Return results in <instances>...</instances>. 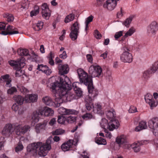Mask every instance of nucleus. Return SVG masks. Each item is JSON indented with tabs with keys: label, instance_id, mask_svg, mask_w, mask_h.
<instances>
[{
	"label": "nucleus",
	"instance_id": "nucleus-1",
	"mask_svg": "<svg viewBox=\"0 0 158 158\" xmlns=\"http://www.w3.org/2000/svg\"><path fill=\"white\" fill-rule=\"evenodd\" d=\"M71 84L69 79L67 76L64 77V79L60 78V83L54 82L51 84L50 88L55 93V102L48 96L43 97L42 102L47 106L59 107L61 104L67 100L68 90L71 89L72 88Z\"/></svg>",
	"mask_w": 158,
	"mask_h": 158
},
{
	"label": "nucleus",
	"instance_id": "nucleus-2",
	"mask_svg": "<svg viewBox=\"0 0 158 158\" xmlns=\"http://www.w3.org/2000/svg\"><path fill=\"white\" fill-rule=\"evenodd\" d=\"M52 141V137L50 136L48 138L45 143L40 142L32 143L27 146V151L33 155L38 154L40 156H44L51 149V144Z\"/></svg>",
	"mask_w": 158,
	"mask_h": 158
},
{
	"label": "nucleus",
	"instance_id": "nucleus-3",
	"mask_svg": "<svg viewBox=\"0 0 158 158\" xmlns=\"http://www.w3.org/2000/svg\"><path fill=\"white\" fill-rule=\"evenodd\" d=\"M77 73L81 83H84L86 85H87L88 92L92 93L93 91L94 87L92 78L88 75L87 73L81 69L77 70Z\"/></svg>",
	"mask_w": 158,
	"mask_h": 158
},
{
	"label": "nucleus",
	"instance_id": "nucleus-4",
	"mask_svg": "<svg viewBox=\"0 0 158 158\" xmlns=\"http://www.w3.org/2000/svg\"><path fill=\"white\" fill-rule=\"evenodd\" d=\"M100 124L102 128L105 130L108 129L110 131L117 129L119 125V122L117 120H111L109 123L105 118H102Z\"/></svg>",
	"mask_w": 158,
	"mask_h": 158
},
{
	"label": "nucleus",
	"instance_id": "nucleus-5",
	"mask_svg": "<svg viewBox=\"0 0 158 158\" xmlns=\"http://www.w3.org/2000/svg\"><path fill=\"white\" fill-rule=\"evenodd\" d=\"M153 96L154 98L156 99L158 98V94L157 93H153ZM144 99L146 102L149 104L151 109H153L158 105V101L156 100H154L152 95L150 94H147L144 97Z\"/></svg>",
	"mask_w": 158,
	"mask_h": 158
},
{
	"label": "nucleus",
	"instance_id": "nucleus-6",
	"mask_svg": "<svg viewBox=\"0 0 158 158\" xmlns=\"http://www.w3.org/2000/svg\"><path fill=\"white\" fill-rule=\"evenodd\" d=\"M124 50L120 56V59L124 63H130L133 60L132 54L130 52V50L126 47L123 48Z\"/></svg>",
	"mask_w": 158,
	"mask_h": 158
},
{
	"label": "nucleus",
	"instance_id": "nucleus-7",
	"mask_svg": "<svg viewBox=\"0 0 158 158\" xmlns=\"http://www.w3.org/2000/svg\"><path fill=\"white\" fill-rule=\"evenodd\" d=\"M102 69L101 67L98 65H92L90 67L89 72L92 77H99L102 75Z\"/></svg>",
	"mask_w": 158,
	"mask_h": 158
},
{
	"label": "nucleus",
	"instance_id": "nucleus-8",
	"mask_svg": "<svg viewBox=\"0 0 158 158\" xmlns=\"http://www.w3.org/2000/svg\"><path fill=\"white\" fill-rule=\"evenodd\" d=\"M79 29L80 24L77 21L76 22L73 24L69 35L70 38L73 40L77 39L79 32Z\"/></svg>",
	"mask_w": 158,
	"mask_h": 158
},
{
	"label": "nucleus",
	"instance_id": "nucleus-9",
	"mask_svg": "<svg viewBox=\"0 0 158 158\" xmlns=\"http://www.w3.org/2000/svg\"><path fill=\"white\" fill-rule=\"evenodd\" d=\"M30 127L28 125L23 126L21 125H16L14 127L15 134L18 136L21 135L30 130Z\"/></svg>",
	"mask_w": 158,
	"mask_h": 158
},
{
	"label": "nucleus",
	"instance_id": "nucleus-10",
	"mask_svg": "<svg viewBox=\"0 0 158 158\" xmlns=\"http://www.w3.org/2000/svg\"><path fill=\"white\" fill-rule=\"evenodd\" d=\"M147 33L150 36H154L158 30V24L156 21H153L147 28Z\"/></svg>",
	"mask_w": 158,
	"mask_h": 158
},
{
	"label": "nucleus",
	"instance_id": "nucleus-11",
	"mask_svg": "<svg viewBox=\"0 0 158 158\" xmlns=\"http://www.w3.org/2000/svg\"><path fill=\"white\" fill-rule=\"evenodd\" d=\"M78 142L77 139L74 140L69 139L67 142L64 143L61 146V148L64 152L69 150L73 145L76 146Z\"/></svg>",
	"mask_w": 158,
	"mask_h": 158
},
{
	"label": "nucleus",
	"instance_id": "nucleus-12",
	"mask_svg": "<svg viewBox=\"0 0 158 158\" xmlns=\"http://www.w3.org/2000/svg\"><path fill=\"white\" fill-rule=\"evenodd\" d=\"M117 1L116 0H107L103 4V7L107 10L112 11L117 6Z\"/></svg>",
	"mask_w": 158,
	"mask_h": 158
},
{
	"label": "nucleus",
	"instance_id": "nucleus-13",
	"mask_svg": "<svg viewBox=\"0 0 158 158\" xmlns=\"http://www.w3.org/2000/svg\"><path fill=\"white\" fill-rule=\"evenodd\" d=\"M116 142L120 146H123L124 148H128L129 146L127 143L126 136L122 135L117 137Z\"/></svg>",
	"mask_w": 158,
	"mask_h": 158
},
{
	"label": "nucleus",
	"instance_id": "nucleus-14",
	"mask_svg": "<svg viewBox=\"0 0 158 158\" xmlns=\"http://www.w3.org/2000/svg\"><path fill=\"white\" fill-rule=\"evenodd\" d=\"M12 125L10 124H6L2 131V134L5 136L9 137L14 131Z\"/></svg>",
	"mask_w": 158,
	"mask_h": 158
},
{
	"label": "nucleus",
	"instance_id": "nucleus-15",
	"mask_svg": "<svg viewBox=\"0 0 158 158\" xmlns=\"http://www.w3.org/2000/svg\"><path fill=\"white\" fill-rule=\"evenodd\" d=\"M19 33L17 29L12 26L8 25L6 31H2L1 34L4 35H12Z\"/></svg>",
	"mask_w": 158,
	"mask_h": 158
},
{
	"label": "nucleus",
	"instance_id": "nucleus-16",
	"mask_svg": "<svg viewBox=\"0 0 158 158\" xmlns=\"http://www.w3.org/2000/svg\"><path fill=\"white\" fill-rule=\"evenodd\" d=\"M58 111L59 114L61 115H66L69 114H77L78 112L73 109H68L63 107H60L58 109Z\"/></svg>",
	"mask_w": 158,
	"mask_h": 158
},
{
	"label": "nucleus",
	"instance_id": "nucleus-17",
	"mask_svg": "<svg viewBox=\"0 0 158 158\" xmlns=\"http://www.w3.org/2000/svg\"><path fill=\"white\" fill-rule=\"evenodd\" d=\"M93 91L92 93H89V95L86 96L85 99V106L86 108L88 110H90L93 108H94L93 104L92 102V97H95V96L94 95L93 96Z\"/></svg>",
	"mask_w": 158,
	"mask_h": 158
},
{
	"label": "nucleus",
	"instance_id": "nucleus-18",
	"mask_svg": "<svg viewBox=\"0 0 158 158\" xmlns=\"http://www.w3.org/2000/svg\"><path fill=\"white\" fill-rule=\"evenodd\" d=\"M41 8L42 16L46 19H48L50 16V13L47 4L46 3L44 4L42 6Z\"/></svg>",
	"mask_w": 158,
	"mask_h": 158
},
{
	"label": "nucleus",
	"instance_id": "nucleus-19",
	"mask_svg": "<svg viewBox=\"0 0 158 158\" xmlns=\"http://www.w3.org/2000/svg\"><path fill=\"white\" fill-rule=\"evenodd\" d=\"M41 8L42 16L46 19H48L50 16V13L47 4L46 3L44 4L42 6Z\"/></svg>",
	"mask_w": 158,
	"mask_h": 158
},
{
	"label": "nucleus",
	"instance_id": "nucleus-20",
	"mask_svg": "<svg viewBox=\"0 0 158 158\" xmlns=\"http://www.w3.org/2000/svg\"><path fill=\"white\" fill-rule=\"evenodd\" d=\"M40 115L43 116H49L52 115L54 111L51 108L45 106L40 110Z\"/></svg>",
	"mask_w": 158,
	"mask_h": 158
},
{
	"label": "nucleus",
	"instance_id": "nucleus-21",
	"mask_svg": "<svg viewBox=\"0 0 158 158\" xmlns=\"http://www.w3.org/2000/svg\"><path fill=\"white\" fill-rule=\"evenodd\" d=\"M149 127L153 131L156 130L158 127V118H154L150 120L148 122Z\"/></svg>",
	"mask_w": 158,
	"mask_h": 158
},
{
	"label": "nucleus",
	"instance_id": "nucleus-22",
	"mask_svg": "<svg viewBox=\"0 0 158 158\" xmlns=\"http://www.w3.org/2000/svg\"><path fill=\"white\" fill-rule=\"evenodd\" d=\"M38 95L36 94H28L25 97V101L26 102H34L37 101Z\"/></svg>",
	"mask_w": 158,
	"mask_h": 158
},
{
	"label": "nucleus",
	"instance_id": "nucleus-23",
	"mask_svg": "<svg viewBox=\"0 0 158 158\" xmlns=\"http://www.w3.org/2000/svg\"><path fill=\"white\" fill-rule=\"evenodd\" d=\"M25 61L23 60H22L20 62V64H19V66L15 69L16 70V72L15 73L16 77L21 76L24 74V71H23L21 70V69L23 68L25 65Z\"/></svg>",
	"mask_w": 158,
	"mask_h": 158
},
{
	"label": "nucleus",
	"instance_id": "nucleus-24",
	"mask_svg": "<svg viewBox=\"0 0 158 158\" xmlns=\"http://www.w3.org/2000/svg\"><path fill=\"white\" fill-rule=\"evenodd\" d=\"M47 124V121H44L42 123L37 124L35 127V130L37 134L40 133L43 130H44Z\"/></svg>",
	"mask_w": 158,
	"mask_h": 158
},
{
	"label": "nucleus",
	"instance_id": "nucleus-25",
	"mask_svg": "<svg viewBox=\"0 0 158 158\" xmlns=\"http://www.w3.org/2000/svg\"><path fill=\"white\" fill-rule=\"evenodd\" d=\"M58 69L59 73L61 75L67 73L69 71L68 66L67 64L59 65Z\"/></svg>",
	"mask_w": 158,
	"mask_h": 158
},
{
	"label": "nucleus",
	"instance_id": "nucleus-26",
	"mask_svg": "<svg viewBox=\"0 0 158 158\" xmlns=\"http://www.w3.org/2000/svg\"><path fill=\"white\" fill-rule=\"evenodd\" d=\"M149 142V140H143L139 141H138L137 143H135L131 144H128L129 146L127 147V148H129L130 147L134 149L136 147H138L140 146L141 145L147 144Z\"/></svg>",
	"mask_w": 158,
	"mask_h": 158
},
{
	"label": "nucleus",
	"instance_id": "nucleus-27",
	"mask_svg": "<svg viewBox=\"0 0 158 158\" xmlns=\"http://www.w3.org/2000/svg\"><path fill=\"white\" fill-rule=\"evenodd\" d=\"M25 139V138L23 137H21L20 138L19 141L15 148V151L16 152L18 153L23 150L24 147L22 141H23Z\"/></svg>",
	"mask_w": 158,
	"mask_h": 158
},
{
	"label": "nucleus",
	"instance_id": "nucleus-28",
	"mask_svg": "<svg viewBox=\"0 0 158 158\" xmlns=\"http://www.w3.org/2000/svg\"><path fill=\"white\" fill-rule=\"evenodd\" d=\"M9 76L7 74L2 76L0 78V82L2 83L6 81V86L10 87L11 86V85L10 83L11 80L9 78Z\"/></svg>",
	"mask_w": 158,
	"mask_h": 158
},
{
	"label": "nucleus",
	"instance_id": "nucleus-29",
	"mask_svg": "<svg viewBox=\"0 0 158 158\" xmlns=\"http://www.w3.org/2000/svg\"><path fill=\"white\" fill-rule=\"evenodd\" d=\"M147 128V123L145 121H142L140 122L138 126H137L135 129V131L138 132L140 131L141 130L146 129Z\"/></svg>",
	"mask_w": 158,
	"mask_h": 158
},
{
	"label": "nucleus",
	"instance_id": "nucleus-30",
	"mask_svg": "<svg viewBox=\"0 0 158 158\" xmlns=\"http://www.w3.org/2000/svg\"><path fill=\"white\" fill-rule=\"evenodd\" d=\"M41 110V109H39L38 111H34L32 114V122L34 123V124L35 123H37L39 121V115H40V112Z\"/></svg>",
	"mask_w": 158,
	"mask_h": 158
},
{
	"label": "nucleus",
	"instance_id": "nucleus-31",
	"mask_svg": "<svg viewBox=\"0 0 158 158\" xmlns=\"http://www.w3.org/2000/svg\"><path fill=\"white\" fill-rule=\"evenodd\" d=\"M13 99L18 104L21 105L25 101V98L20 95H15L13 97Z\"/></svg>",
	"mask_w": 158,
	"mask_h": 158
},
{
	"label": "nucleus",
	"instance_id": "nucleus-32",
	"mask_svg": "<svg viewBox=\"0 0 158 158\" xmlns=\"http://www.w3.org/2000/svg\"><path fill=\"white\" fill-rule=\"evenodd\" d=\"M135 31L136 30L135 28L133 27H131L125 33L124 37L127 38L131 36L135 32Z\"/></svg>",
	"mask_w": 158,
	"mask_h": 158
},
{
	"label": "nucleus",
	"instance_id": "nucleus-33",
	"mask_svg": "<svg viewBox=\"0 0 158 158\" xmlns=\"http://www.w3.org/2000/svg\"><path fill=\"white\" fill-rule=\"evenodd\" d=\"M106 115L107 118L109 119H111V120H116L114 119V118L115 117V112L113 110L112 111H108L106 112Z\"/></svg>",
	"mask_w": 158,
	"mask_h": 158
},
{
	"label": "nucleus",
	"instance_id": "nucleus-34",
	"mask_svg": "<svg viewBox=\"0 0 158 158\" xmlns=\"http://www.w3.org/2000/svg\"><path fill=\"white\" fill-rule=\"evenodd\" d=\"M102 106L100 104L97 103L96 107L94 108L93 111L95 113L102 114L103 113V112L102 110Z\"/></svg>",
	"mask_w": 158,
	"mask_h": 158
},
{
	"label": "nucleus",
	"instance_id": "nucleus-35",
	"mask_svg": "<svg viewBox=\"0 0 158 158\" xmlns=\"http://www.w3.org/2000/svg\"><path fill=\"white\" fill-rule=\"evenodd\" d=\"M22 60H25L23 58H22L20 60H18L17 61H11L10 62L9 64L12 66H14L15 67V68L16 69L19 66V64H20L21 61Z\"/></svg>",
	"mask_w": 158,
	"mask_h": 158
},
{
	"label": "nucleus",
	"instance_id": "nucleus-36",
	"mask_svg": "<svg viewBox=\"0 0 158 158\" xmlns=\"http://www.w3.org/2000/svg\"><path fill=\"white\" fill-rule=\"evenodd\" d=\"M134 17V16L133 15L130 16L123 22V24L126 27H128Z\"/></svg>",
	"mask_w": 158,
	"mask_h": 158
},
{
	"label": "nucleus",
	"instance_id": "nucleus-37",
	"mask_svg": "<svg viewBox=\"0 0 158 158\" xmlns=\"http://www.w3.org/2000/svg\"><path fill=\"white\" fill-rule=\"evenodd\" d=\"M64 130L61 128H58L52 131V133L53 135H59L63 134L65 133Z\"/></svg>",
	"mask_w": 158,
	"mask_h": 158
},
{
	"label": "nucleus",
	"instance_id": "nucleus-38",
	"mask_svg": "<svg viewBox=\"0 0 158 158\" xmlns=\"http://www.w3.org/2000/svg\"><path fill=\"white\" fill-rule=\"evenodd\" d=\"M17 87L21 93L23 94H26L29 92L28 90L21 84L18 85Z\"/></svg>",
	"mask_w": 158,
	"mask_h": 158
},
{
	"label": "nucleus",
	"instance_id": "nucleus-39",
	"mask_svg": "<svg viewBox=\"0 0 158 158\" xmlns=\"http://www.w3.org/2000/svg\"><path fill=\"white\" fill-rule=\"evenodd\" d=\"M18 53L21 56H26L28 55V51L27 49H19L18 50Z\"/></svg>",
	"mask_w": 158,
	"mask_h": 158
},
{
	"label": "nucleus",
	"instance_id": "nucleus-40",
	"mask_svg": "<svg viewBox=\"0 0 158 158\" xmlns=\"http://www.w3.org/2000/svg\"><path fill=\"white\" fill-rule=\"evenodd\" d=\"M75 18L74 15L70 14L66 16L64 19V22L66 23L73 21Z\"/></svg>",
	"mask_w": 158,
	"mask_h": 158
},
{
	"label": "nucleus",
	"instance_id": "nucleus-41",
	"mask_svg": "<svg viewBox=\"0 0 158 158\" xmlns=\"http://www.w3.org/2000/svg\"><path fill=\"white\" fill-rule=\"evenodd\" d=\"M44 25L43 23L41 21H38L37 23L36 26L33 27L34 30L36 31H39L41 29Z\"/></svg>",
	"mask_w": 158,
	"mask_h": 158
},
{
	"label": "nucleus",
	"instance_id": "nucleus-42",
	"mask_svg": "<svg viewBox=\"0 0 158 158\" xmlns=\"http://www.w3.org/2000/svg\"><path fill=\"white\" fill-rule=\"evenodd\" d=\"M57 122L59 124H65L66 122V118L63 116H59Z\"/></svg>",
	"mask_w": 158,
	"mask_h": 158
},
{
	"label": "nucleus",
	"instance_id": "nucleus-43",
	"mask_svg": "<svg viewBox=\"0 0 158 158\" xmlns=\"http://www.w3.org/2000/svg\"><path fill=\"white\" fill-rule=\"evenodd\" d=\"M3 16L4 18H6L7 21L9 22H12L14 19L13 15L11 14H10L8 13L4 15Z\"/></svg>",
	"mask_w": 158,
	"mask_h": 158
},
{
	"label": "nucleus",
	"instance_id": "nucleus-44",
	"mask_svg": "<svg viewBox=\"0 0 158 158\" xmlns=\"http://www.w3.org/2000/svg\"><path fill=\"white\" fill-rule=\"evenodd\" d=\"M93 19V17L92 15H90L86 19V20L85 22V31L87 30L88 24L92 21Z\"/></svg>",
	"mask_w": 158,
	"mask_h": 158
},
{
	"label": "nucleus",
	"instance_id": "nucleus-45",
	"mask_svg": "<svg viewBox=\"0 0 158 158\" xmlns=\"http://www.w3.org/2000/svg\"><path fill=\"white\" fill-rule=\"evenodd\" d=\"M96 143L99 145H105L106 144V140L102 138L99 137L96 140Z\"/></svg>",
	"mask_w": 158,
	"mask_h": 158
},
{
	"label": "nucleus",
	"instance_id": "nucleus-46",
	"mask_svg": "<svg viewBox=\"0 0 158 158\" xmlns=\"http://www.w3.org/2000/svg\"><path fill=\"white\" fill-rule=\"evenodd\" d=\"M152 73V70L149 69L143 72V77L144 78L147 79L149 77L150 75Z\"/></svg>",
	"mask_w": 158,
	"mask_h": 158
},
{
	"label": "nucleus",
	"instance_id": "nucleus-47",
	"mask_svg": "<svg viewBox=\"0 0 158 158\" xmlns=\"http://www.w3.org/2000/svg\"><path fill=\"white\" fill-rule=\"evenodd\" d=\"M29 2L27 0H24L22 4L21 5V8L22 10L23 9H27L29 6Z\"/></svg>",
	"mask_w": 158,
	"mask_h": 158
},
{
	"label": "nucleus",
	"instance_id": "nucleus-48",
	"mask_svg": "<svg viewBox=\"0 0 158 158\" xmlns=\"http://www.w3.org/2000/svg\"><path fill=\"white\" fill-rule=\"evenodd\" d=\"M39 12V8L38 6H36L35 7L34 10L31 12V16L32 17L35 16L38 14Z\"/></svg>",
	"mask_w": 158,
	"mask_h": 158
},
{
	"label": "nucleus",
	"instance_id": "nucleus-49",
	"mask_svg": "<svg viewBox=\"0 0 158 158\" xmlns=\"http://www.w3.org/2000/svg\"><path fill=\"white\" fill-rule=\"evenodd\" d=\"M76 120V118L75 116H70L66 118V122L69 123H73Z\"/></svg>",
	"mask_w": 158,
	"mask_h": 158
},
{
	"label": "nucleus",
	"instance_id": "nucleus-50",
	"mask_svg": "<svg viewBox=\"0 0 158 158\" xmlns=\"http://www.w3.org/2000/svg\"><path fill=\"white\" fill-rule=\"evenodd\" d=\"M125 14V12L124 10L121 7L120 8L119 10L117 12V17L118 18H121Z\"/></svg>",
	"mask_w": 158,
	"mask_h": 158
},
{
	"label": "nucleus",
	"instance_id": "nucleus-51",
	"mask_svg": "<svg viewBox=\"0 0 158 158\" xmlns=\"http://www.w3.org/2000/svg\"><path fill=\"white\" fill-rule=\"evenodd\" d=\"M43 67L44 68L42 69L41 71L48 75H49L51 73V70L49 69L47 66L45 65Z\"/></svg>",
	"mask_w": 158,
	"mask_h": 158
},
{
	"label": "nucleus",
	"instance_id": "nucleus-52",
	"mask_svg": "<svg viewBox=\"0 0 158 158\" xmlns=\"http://www.w3.org/2000/svg\"><path fill=\"white\" fill-rule=\"evenodd\" d=\"M158 69V61L155 62L153 65L152 66L150 69L152 70L153 73H155Z\"/></svg>",
	"mask_w": 158,
	"mask_h": 158
},
{
	"label": "nucleus",
	"instance_id": "nucleus-53",
	"mask_svg": "<svg viewBox=\"0 0 158 158\" xmlns=\"http://www.w3.org/2000/svg\"><path fill=\"white\" fill-rule=\"evenodd\" d=\"M82 118L85 120H88L91 119L93 118V116L92 114L90 113H86L82 116Z\"/></svg>",
	"mask_w": 158,
	"mask_h": 158
},
{
	"label": "nucleus",
	"instance_id": "nucleus-54",
	"mask_svg": "<svg viewBox=\"0 0 158 158\" xmlns=\"http://www.w3.org/2000/svg\"><path fill=\"white\" fill-rule=\"evenodd\" d=\"M75 93L76 95L79 97H81L82 94V92L81 90V89L78 88H75Z\"/></svg>",
	"mask_w": 158,
	"mask_h": 158
},
{
	"label": "nucleus",
	"instance_id": "nucleus-55",
	"mask_svg": "<svg viewBox=\"0 0 158 158\" xmlns=\"http://www.w3.org/2000/svg\"><path fill=\"white\" fill-rule=\"evenodd\" d=\"M17 89L16 88L13 87L7 90V93L8 94H13L14 93L17 92Z\"/></svg>",
	"mask_w": 158,
	"mask_h": 158
},
{
	"label": "nucleus",
	"instance_id": "nucleus-56",
	"mask_svg": "<svg viewBox=\"0 0 158 158\" xmlns=\"http://www.w3.org/2000/svg\"><path fill=\"white\" fill-rule=\"evenodd\" d=\"M137 111V109L136 107L134 106H131L130 107L129 110V112L130 113H134Z\"/></svg>",
	"mask_w": 158,
	"mask_h": 158
},
{
	"label": "nucleus",
	"instance_id": "nucleus-57",
	"mask_svg": "<svg viewBox=\"0 0 158 158\" xmlns=\"http://www.w3.org/2000/svg\"><path fill=\"white\" fill-rule=\"evenodd\" d=\"M123 31H120L116 33L114 37L116 39H117L123 35Z\"/></svg>",
	"mask_w": 158,
	"mask_h": 158
},
{
	"label": "nucleus",
	"instance_id": "nucleus-58",
	"mask_svg": "<svg viewBox=\"0 0 158 158\" xmlns=\"http://www.w3.org/2000/svg\"><path fill=\"white\" fill-rule=\"evenodd\" d=\"M56 119L55 118H52L48 123L51 126H53L56 123Z\"/></svg>",
	"mask_w": 158,
	"mask_h": 158
},
{
	"label": "nucleus",
	"instance_id": "nucleus-59",
	"mask_svg": "<svg viewBox=\"0 0 158 158\" xmlns=\"http://www.w3.org/2000/svg\"><path fill=\"white\" fill-rule=\"evenodd\" d=\"M60 57L63 59H66L67 57L66 53L65 51H63L62 53L60 54Z\"/></svg>",
	"mask_w": 158,
	"mask_h": 158
},
{
	"label": "nucleus",
	"instance_id": "nucleus-60",
	"mask_svg": "<svg viewBox=\"0 0 158 158\" xmlns=\"http://www.w3.org/2000/svg\"><path fill=\"white\" fill-rule=\"evenodd\" d=\"M12 109L15 112L17 111L19 109V106L16 104H15L12 106Z\"/></svg>",
	"mask_w": 158,
	"mask_h": 158
},
{
	"label": "nucleus",
	"instance_id": "nucleus-61",
	"mask_svg": "<svg viewBox=\"0 0 158 158\" xmlns=\"http://www.w3.org/2000/svg\"><path fill=\"white\" fill-rule=\"evenodd\" d=\"M4 142V138L1 137L0 139V150H1L3 147Z\"/></svg>",
	"mask_w": 158,
	"mask_h": 158
},
{
	"label": "nucleus",
	"instance_id": "nucleus-62",
	"mask_svg": "<svg viewBox=\"0 0 158 158\" xmlns=\"http://www.w3.org/2000/svg\"><path fill=\"white\" fill-rule=\"evenodd\" d=\"M95 36L97 39H100L101 37V34L98 31V30L95 31Z\"/></svg>",
	"mask_w": 158,
	"mask_h": 158
},
{
	"label": "nucleus",
	"instance_id": "nucleus-63",
	"mask_svg": "<svg viewBox=\"0 0 158 158\" xmlns=\"http://www.w3.org/2000/svg\"><path fill=\"white\" fill-rule=\"evenodd\" d=\"M86 57L88 61L90 63L92 62L93 58L91 55L87 54L86 55Z\"/></svg>",
	"mask_w": 158,
	"mask_h": 158
},
{
	"label": "nucleus",
	"instance_id": "nucleus-64",
	"mask_svg": "<svg viewBox=\"0 0 158 158\" xmlns=\"http://www.w3.org/2000/svg\"><path fill=\"white\" fill-rule=\"evenodd\" d=\"M106 137L109 139H110L112 137V135L111 133L110 132H106L105 135Z\"/></svg>",
	"mask_w": 158,
	"mask_h": 158
}]
</instances>
